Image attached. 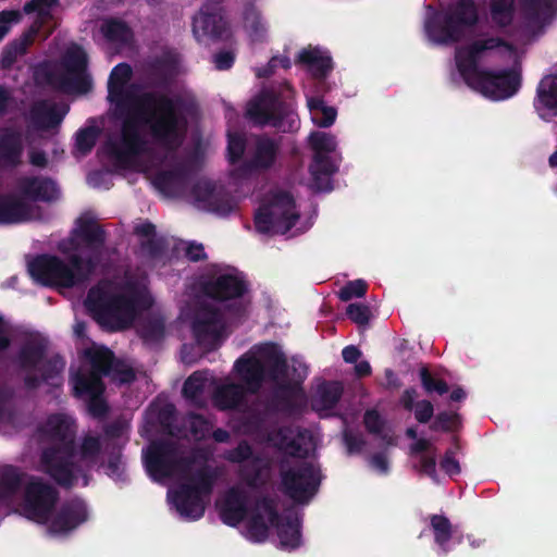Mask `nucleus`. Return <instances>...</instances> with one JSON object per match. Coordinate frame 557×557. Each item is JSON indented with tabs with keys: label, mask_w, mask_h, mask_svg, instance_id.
Instances as JSON below:
<instances>
[{
	"label": "nucleus",
	"mask_w": 557,
	"mask_h": 557,
	"mask_svg": "<svg viewBox=\"0 0 557 557\" xmlns=\"http://www.w3.org/2000/svg\"><path fill=\"white\" fill-rule=\"evenodd\" d=\"M216 480L214 470L205 465L191 473L170 495L171 502L182 518L196 521L203 517L205 497H209Z\"/></svg>",
	"instance_id": "8"
},
{
	"label": "nucleus",
	"mask_w": 557,
	"mask_h": 557,
	"mask_svg": "<svg viewBox=\"0 0 557 557\" xmlns=\"http://www.w3.org/2000/svg\"><path fill=\"white\" fill-rule=\"evenodd\" d=\"M490 15L498 28L510 26L515 18L516 0H490Z\"/></svg>",
	"instance_id": "43"
},
{
	"label": "nucleus",
	"mask_w": 557,
	"mask_h": 557,
	"mask_svg": "<svg viewBox=\"0 0 557 557\" xmlns=\"http://www.w3.org/2000/svg\"><path fill=\"white\" fill-rule=\"evenodd\" d=\"M224 330L222 311L208 302H199L191 321V332L197 344L207 350L215 349Z\"/></svg>",
	"instance_id": "15"
},
{
	"label": "nucleus",
	"mask_w": 557,
	"mask_h": 557,
	"mask_svg": "<svg viewBox=\"0 0 557 557\" xmlns=\"http://www.w3.org/2000/svg\"><path fill=\"white\" fill-rule=\"evenodd\" d=\"M65 111L57 110L55 106H50L47 101L35 102L30 110V121L38 129L48 131L59 127L62 123Z\"/></svg>",
	"instance_id": "33"
},
{
	"label": "nucleus",
	"mask_w": 557,
	"mask_h": 557,
	"mask_svg": "<svg viewBox=\"0 0 557 557\" xmlns=\"http://www.w3.org/2000/svg\"><path fill=\"white\" fill-rule=\"evenodd\" d=\"M343 391L339 382L324 381L317 388L313 405L321 409H332L338 404Z\"/></svg>",
	"instance_id": "42"
},
{
	"label": "nucleus",
	"mask_w": 557,
	"mask_h": 557,
	"mask_svg": "<svg viewBox=\"0 0 557 557\" xmlns=\"http://www.w3.org/2000/svg\"><path fill=\"white\" fill-rule=\"evenodd\" d=\"M85 357L90 363V371L101 377L108 376L115 361L112 350L107 347L89 348L85 350Z\"/></svg>",
	"instance_id": "39"
},
{
	"label": "nucleus",
	"mask_w": 557,
	"mask_h": 557,
	"mask_svg": "<svg viewBox=\"0 0 557 557\" xmlns=\"http://www.w3.org/2000/svg\"><path fill=\"white\" fill-rule=\"evenodd\" d=\"M72 246L75 250L87 252L83 257V265H91L92 275L99 265L107 242V232L94 218L81 216L72 231Z\"/></svg>",
	"instance_id": "13"
},
{
	"label": "nucleus",
	"mask_w": 557,
	"mask_h": 557,
	"mask_svg": "<svg viewBox=\"0 0 557 557\" xmlns=\"http://www.w3.org/2000/svg\"><path fill=\"white\" fill-rule=\"evenodd\" d=\"M363 423L366 426V430L374 435L381 436L383 441H386L387 443L392 442V437H389L387 434H383V430L385 426V420L381 417L379 411L375 409L367 410L363 416Z\"/></svg>",
	"instance_id": "61"
},
{
	"label": "nucleus",
	"mask_w": 557,
	"mask_h": 557,
	"mask_svg": "<svg viewBox=\"0 0 557 557\" xmlns=\"http://www.w3.org/2000/svg\"><path fill=\"white\" fill-rule=\"evenodd\" d=\"M91 265H83V256L72 253L67 262L58 256L39 255L28 263L34 280L44 286L72 288L84 285L90 277Z\"/></svg>",
	"instance_id": "6"
},
{
	"label": "nucleus",
	"mask_w": 557,
	"mask_h": 557,
	"mask_svg": "<svg viewBox=\"0 0 557 557\" xmlns=\"http://www.w3.org/2000/svg\"><path fill=\"white\" fill-rule=\"evenodd\" d=\"M88 518L86 504L78 499L64 502L48 525V532L52 535H65L75 530Z\"/></svg>",
	"instance_id": "21"
},
{
	"label": "nucleus",
	"mask_w": 557,
	"mask_h": 557,
	"mask_svg": "<svg viewBox=\"0 0 557 557\" xmlns=\"http://www.w3.org/2000/svg\"><path fill=\"white\" fill-rule=\"evenodd\" d=\"M191 196L195 201L208 211L220 215H227L234 209L233 199L222 187L207 180L196 182L191 187Z\"/></svg>",
	"instance_id": "20"
},
{
	"label": "nucleus",
	"mask_w": 557,
	"mask_h": 557,
	"mask_svg": "<svg viewBox=\"0 0 557 557\" xmlns=\"http://www.w3.org/2000/svg\"><path fill=\"white\" fill-rule=\"evenodd\" d=\"M188 426L191 435L200 441L209 435L212 424L202 414L190 413L188 416Z\"/></svg>",
	"instance_id": "63"
},
{
	"label": "nucleus",
	"mask_w": 557,
	"mask_h": 557,
	"mask_svg": "<svg viewBox=\"0 0 557 557\" xmlns=\"http://www.w3.org/2000/svg\"><path fill=\"white\" fill-rule=\"evenodd\" d=\"M102 450H104V444L101 436L92 434L84 435L78 447L75 446V455L71 457V462L74 466L72 471L73 483L62 487L70 490L77 484L79 479H83V485L87 486L89 472L100 463Z\"/></svg>",
	"instance_id": "19"
},
{
	"label": "nucleus",
	"mask_w": 557,
	"mask_h": 557,
	"mask_svg": "<svg viewBox=\"0 0 557 557\" xmlns=\"http://www.w3.org/2000/svg\"><path fill=\"white\" fill-rule=\"evenodd\" d=\"M100 33L112 44L125 45L133 38L132 28L127 23L115 17L106 18L100 26Z\"/></svg>",
	"instance_id": "40"
},
{
	"label": "nucleus",
	"mask_w": 557,
	"mask_h": 557,
	"mask_svg": "<svg viewBox=\"0 0 557 557\" xmlns=\"http://www.w3.org/2000/svg\"><path fill=\"white\" fill-rule=\"evenodd\" d=\"M18 189L26 198L34 201L51 202L58 199L59 190L49 177L25 176L18 181Z\"/></svg>",
	"instance_id": "29"
},
{
	"label": "nucleus",
	"mask_w": 557,
	"mask_h": 557,
	"mask_svg": "<svg viewBox=\"0 0 557 557\" xmlns=\"http://www.w3.org/2000/svg\"><path fill=\"white\" fill-rule=\"evenodd\" d=\"M33 76L36 85H47L60 90V75L57 74L47 63L36 65Z\"/></svg>",
	"instance_id": "62"
},
{
	"label": "nucleus",
	"mask_w": 557,
	"mask_h": 557,
	"mask_svg": "<svg viewBox=\"0 0 557 557\" xmlns=\"http://www.w3.org/2000/svg\"><path fill=\"white\" fill-rule=\"evenodd\" d=\"M265 465L259 456L239 466V478L248 487L257 488L263 483V470Z\"/></svg>",
	"instance_id": "48"
},
{
	"label": "nucleus",
	"mask_w": 557,
	"mask_h": 557,
	"mask_svg": "<svg viewBox=\"0 0 557 557\" xmlns=\"http://www.w3.org/2000/svg\"><path fill=\"white\" fill-rule=\"evenodd\" d=\"M165 324L160 317H150L143 321L139 327L140 337L146 343H158L164 337Z\"/></svg>",
	"instance_id": "51"
},
{
	"label": "nucleus",
	"mask_w": 557,
	"mask_h": 557,
	"mask_svg": "<svg viewBox=\"0 0 557 557\" xmlns=\"http://www.w3.org/2000/svg\"><path fill=\"white\" fill-rule=\"evenodd\" d=\"M280 141L268 136L259 135L255 140L252 156L245 162L248 170H269L271 169L280 153Z\"/></svg>",
	"instance_id": "26"
},
{
	"label": "nucleus",
	"mask_w": 557,
	"mask_h": 557,
	"mask_svg": "<svg viewBox=\"0 0 557 557\" xmlns=\"http://www.w3.org/2000/svg\"><path fill=\"white\" fill-rule=\"evenodd\" d=\"M247 139L244 134L228 133L227 135V160L231 164H237L246 150Z\"/></svg>",
	"instance_id": "55"
},
{
	"label": "nucleus",
	"mask_w": 557,
	"mask_h": 557,
	"mask_svg": "<svg viewBox=\"0 0 557 557\" xmlns=\"http://www.w3.org/2000/svg\"><path fill=\"white\" fill-rule=\"evenodd\" d=\"M206 381L207 379L201 372H194L183 384V396L194 405L202 407L201 396L206 387Z\"/></svg>",
	"instance_id": "50"
},
{
	"label": "nucleus",
	"mask_w": 557,
	"mask_h": 557,
	"mask_svg": "<svg viewBox=\"0 0 557 557\" xmlns=\"http://www.w3.org/2000/svg\"><path fill=\"white\" fill-rule=\"evenodd\" d=\"M191 174V164L182 161L170 170L158 172L154 175L153 185L166 196L181 197L186 194L189 187Z\"/></svg>",
	"instance_id": "22"
},
{
	"label": "nucleus",
	"mask_w": 557,
	"mask_h": 557,
	"mask_svg": "<svg viewBox=\"0 0 557 557\" xmlns=\"http://www.w3.org/2000/svg\"><path fill=\"white\" fill-rule=\"evenodd\" d=\"M264 510L262 507H258V500L256 502L255 509L247 522V536L251 542L262 543L269 536V521L267 522L263 516Z\"/></svg>",
	"instance_id": "47"
},
{
	"label": "nucleus",
	"mask_w": 557,
	"mask_h": 557,
	"mask_svg": "<svg viewBox=\"0 0 557 557\" xmlns=\"http://www.w3.org/2000/svg\"><path fill=\"white\" fill-rule=\"evenodd\" d=\"M108 376L112 381L119 382L120 384H129L136 379V374L133 368L119 359H115Z\"/></svg>",
	"instance_id": "64"
},
{
	"label": "nucleus",
	"mask_w": 557,
	"mask_h": 557,
	"mask_svg": "<svg viewBox=\"0 0 557 557\" xmlns=\"http://www.w3.org/2000/svg\"><path fill=\"white\" fill-rule=\"evenodd\" d=\"M24 151L22 133L7 127L0 133V164L17 168Z\"/></svg>",
	"instance_id": "30"
},
{
	"label": "nucleus",
	"mask_w": 557,
	"mask_h": 557,
	"mask_svg": "<svg viewBox=\"0 0 557 557\" xmlns=\"http://www.w3.org/2000/svg\"><path fill=\"white\" fill-rule=\"evenodd\" d=\"M504 47L508 51H513V46L499 37H488L486 39H478L460 49L456 55L457 69L465 83L472 88L476 81L481 77V73L485 71L479 67L481 54L484 51L494 50Z\"/></svg>",
	"instance_id": "16"
},
{
	"label": "nucleus",
	"mask_w": 557,
	"mask_h": 557,
	"mask_svg": "<svg viewBox=\"0 0 557 557\" xmlns=\"http://www.w3.org/2000/svg\"><path fill=\"white\" fill-rule=\"evenodd\" d=\"M63 63L70 74H82L87 72L88 58L83 49L77 48L66 52Z\"/></svg>",
	"instance_id": "57"
},
{
	"label": "nucleus",
	"mask_w": 557,
	"mask_h": 557,
	"mask_svg": "<svg viewBox=\"0 0 557 557\" xmlns=\"http://www.w3.org/2000/svg\"><path fill=\"white\" fill-rule=\"evenodd\" d=\"M59 498V491L53 485L33 476L24 488L22 508L25 517L38 523H47Z\"/></svg>",
	"instance_id": "14"
},
{
	"label": "nucleus",
	"mask_w": 557,
	"mask_h": 557,
	"mask_svg": "<svg viewBox=\"0 0 557 557\" xmlns=\"http://www.w3.org/2000/svg\"><path fill=\"white\" fill-rule=\"evenodd\" d=\"M297 61L306 65L313 78L318 81H324L333 70L332 58L323 54L318 48L301 50Z\"/></svg>",
	"instance_id": "35"
},
{
	"label": "nucleus",
	"mask_w": 557,
	"mask_h": 557,
	"mask_svg": "<svg viewBox=\"0 0 557 557\" xmlns=\"http://www.w3.org/2000/svg\"><path fill=\"white\" fill-rule=\"evenodd\" d=\"M479 22L474 0H458L445 12H436L425 22L428 36L436 44H454L461 40L467 28Z\"/></svg>",
	"instance_id": "7"
},
{
	"label": "nucleus",
	"mask_w": 557,
	"mask_h": 557,
	"mask_svg": "<svg viewBox=\"0 0 557 557\" xmlns=\"http://www.w3.org/2000/svg\"><path fill=\"white\" fill-rule=\"evenodd\" d=\"M248 515V496L238 487H231L225 493L220 506V518L226 525L236 527Z\"/></svg>",
	"instance_id": "25"
},
{
	"label": "nucleus",
	"mask_w": 557,
	"mask_h": 557,
	"mask_svg": "<svg viewBox=\"0 0 557 557\" xmlns=\"http://www.w3.org/2000/svg\"><path fill=\"white\" fill-rule=\"evenodd\" d=\"M299 216L293 195L281 190L275 193L268 203L258 208L253 222L256 230L261 234L273 232L284 235L296 225Z\"/></svg>",
	"instance_id": "11"
},
{
	"label": "nucleus",
	"mask_w": 557,
	"mask_h": 557,
	"mask_svg": "<svg viewBox=\"0 0 557 557\" xmlns=\"http://www.w3.org/2000/svg\"><path fill=\"white\" fill-rule=\"evenodd\" d=\"M99 129L95 126L79 128L75 135V147L84 156L88 154L95 147Z\"/></svg>",
	"instance_id": "56"
},
{
	"label": "nucleus",
	"mask_w": 557,
	"mask_h": 557,
	"mask_svg": "<svg viewBox=\"0 0 557 557\" xmlns=\"http://www.w3.org/2000/svg\"><path fill=\"white\" fill-rule=\"evenodd\" d=\"M309 171L311 173L313 184L319 190L332 189L330 177L336 169L327 154L314 153Z\"/></svg>",
	"instance_id": "38"
},
{
	"label": "nucleus",
	"mask_w": 557,
	"mask_h": 557,
	"mask_svg": "<svg viewBox=\"0 0 557 557\" xmlns=\"http://www.w3.org/2000/svg\"><path fill=\"white\" fill-rule=\"evenodd\" d=\"M234 369L249 394H257L267 380L265 363L261 357L245 354L235 361Z\"/></svg>",
	"instance_id": "23"
},
{
	"label": "nucleus",
	"mask_w": 557,
	"mask_h": 557,
	"mask_svg": "<svg viewBox=\"0 0 557 557\" xmlns=\"http://www.w3.org/2000/svg\"><path fill=\"white\" fill-rule=\"evenodd\" d=\"M193 33L199 42L206 38L220 40L227 33V22L219 12H209L208 8H202L193 20Z\"/></svg>",
	"instance_id": "24"
},
{
	"label": "nucleus",
	"mask_w": 557,
	"mask_h": 557,
	"mask_svg": "<svg viewBox=\"0 0 557 557\" xmlns=\"http://www.w3.org/2000/svg\"><path fill=\"white\" fill-rule=\"evenodd\" d=\"M73 77H69L67 75L60 74L59 84L60 90L70 91L76 90L78 92H88L92 88L91 77L87 74V72H83L82 74H72Z\"/></svg>",
	"instance_id": "52"
},
{
	"label": "nucleus",
	"mask_w": 557,
	"mask_h": 557,
	"mask_svg": "<svg viewBox=\"0 0 557 557\" xmlns=\"http://www.w3.org/2000/svg\"><path fill=\"white\" fill-rule=\"evenodd\" d=\"M199 292L209 299L225 302V312L230 318L242 320L246 318L249 301L244 299L249 285L243 277L232 273L207 274L198 282Z\"/></svg>",
	"instance_id": "9"
},
{
	"label": "nucleus",
	"mask_w": 557,
	"mask_h": 557,
	"mask_svg": "<svg viewBox=\"0 0 557 557\" xmlns=\"http://www.w3.org/2000/svg\"><path fill=\"white\" fill-rule=\"evenodd\" d=\"M524 10L525 16L532 22H540L544 11L548 14L552 13V0H520Z\"/></svg>",
	"instance_id": "58"
},
{
	"label": "nucleus",
	"mask_w": 557,
	"mask_h": 557,
	"mask_svg": "<svg viewBox=\"0 0 557 557\" xmlns=\"http://www.w3.org/2000/svg\"><path fill=\"white\" fill-rule=\"evenodd\" d=\"M244 26L252 41H262L264 39L267 27L263 23L260 11L255 4L248 3L244 9Z\"/></svg>",
	"instance_id": "46"
},
{
	"label": "nucleus",
	"mask_w": 557,
	"mask_h": 557,
	"mask_svg": "<svg viewBox=\"0 0 557 557\" xmlns=\"http://www.w3.org/2000/svg\"><path fill=\"white\" fill-rule=\"evenodd\" d=\"M48 341L45 337L32 336L20 346L14 362L25 373L24 387L35 391L42 384L50 387H61L65 360L59 354L47 356Z\"/></svg>",
	"instance_id": "3"
},
{
	"label": "nucleus",
	"mask_w": 557,
	"mask_h": 557,
	"mask_svg": "<svg viewBox=\"0 0 557 557\" xmlns=\"http://www.w3.org/2000/svg\"><path fill=\"white\" fill-rule=\"evenodd\" d=\"M300 394H302V392L296 388V384L282 382L277 384L275 391L267 399L265 411L272 414H293L299 409L295 397Z\"/></svg>",
	"instance_id": "27"
},
{
	"label": "nucleus",
	"mask_w": 557,
	"mask_h": 557,
	"mask_svg": "<svg viewBox=\"0 0 557 557\" xmlns=\"http://www.w3.org/2000/svg\"><path fill=\"white\" fill-rule=\"evenodd\" d=\"M40 26L41 23L32 25L18 38L7 44L1 52L0 64L2 69H11L17 61V58L27 52L28 48L33 45L35 37L39 33Z\"/></svg>",
	"instance_id": "32"
},
{
	"label": "nucleus",
	"mask_w": 557,
	"mask_h": 557,
	"mask_svg": "<svg viewBox=\"0 0 557 557\" xmlns=\"http://www.w3.org/2000/svg\"><path fill=\"white\" fill-rule=\"evenodd\" d=\"M32 209L28 203L11 196L0 195V224H16L28 221Z\"/></svg>",
	"instance_id": "36"
},
{
	"label": "nucleus",
	"mask_w": 557,
	"mask_h": 557,
	"mask_svg": "<svg viewBox=\"0 0 557 557\" xmlns=\"http://www.w3.org/2000/svg\"><path fill=\"white\" fill-rule=\"evenodd\" d=\"M246 393H248L247 388L240 384H222L214 389L212 401L219 410H234L245 401Z\"/></svg>",
	"instance_id": "34"
},
{
	"label": "nucleus",
	"mask_w": 557,
	"mask_h": 557,
	"mask_svg": "<svg viewBox=\"0 0 557 557\" xmlns=\"http://www.w3.org/2000/svg\"><path fill=\"white\" fill-rule=\"evenodd\" d=\"M430 527L434 535V542L438 545L442 555L449 553L448 543L453 537L454 529L450 520L444 515H431Z\"/></svg>",
	"instance_id": "41"
},
{
	"label": "nucleus",
	"mask_w": 557,
	"mask_h": 557,
	"mask_svg": "<svg viewBox=\"0 0 557 557\" xmlns=\"http://www.w3.org/2000/svg\"><path fill=\"white\" fill-rule=\"evenodd\" d=\"M308 107L312 114L313 123L319 127H330L336 120L337 111L334 107L325 104L321 97H310Z\"/></svg>",
	"instance_id": "45"
},
{
	"label": "nucleus",
	"mask_w": 557,
	"mask_h": 557,
	"mask_svg": "<svg viewBox=\"0 0 557 557\" xmlns=\"http://www.w3.org/2000/svg\"><path fill=\"white\" fill-rule=\"evenodd\" d=\"M421 385L428 394L436 393L444 395L449 391V386L446 381L436 379L429 371L426 367H422L419 371Z\"/></svg>",
	"instance_id": "59"
},
{
	"label": "nucleus",
	"mask_w": 557,
	"mask_h": 557,
	"mask_svg": "<svg viewBox=\"0 0 557 557\" xmlns=\"http://www.w3.org/2000/svg\"><path fill=\"white\" fill-rule=\"evenodd\" d=\"M520 86L521 74L515 69L486 70L481 73L472 89L492 100H505L516 95Z\"/></svg>",
	"instance_id": "17"
},
{
	"label": "nucleus",
	"mask_w": 557,
	"mask_h": 557,
	"mask_svg": "<svg viewBox=\"0 0 557 557\" xmlns=\"http://www.w3.org/2000/svg\"><path fill=\"white\" fill-rule=\"evenodd\" d=\"M280 475L282 492L297 504L309 503L321 482L319 470L308 461L298 462L288 469L282 466Z\"/></svg>",
	"instance_id": "12"
},
{
	"label": "nucleus",
	"mask_w": 557,
	"mask_h": 557,
	"mask_svg": "<svg viewBox=\"0 0 557 557\" xmlns=\"http://www.w3.org/2000/svg\"><path fill=\"white\" fill-rule=\"evenodd\" d=\"M74 396L78 398H90L98 394H103L106 385L100 375L91 372H77L73 376Z\"/></svg>",
	"instance_id": "37"
},
{
	"label": "nucleus",
	"mask_w": 557,
	"mask_h": 557,
	"mask_svg": "<svg viewBox=\"0 0 557 557\" xmlns=\"http://www.w3.org/2000/svg\"><path fill=\"white\" fill-rule=\"evenodd\" d=\"M246 117L255 126L283 133L295 132L300 124L292 100L274 88H263L247 103Z\"/></svg>",
	"instance_id": "5"
},
{
	"label": "nucleus",
	"mask_w": 557,
	"mask_h": 557,
	"mask_svg": "<svg viewBox=\"0 0 557 557\" xmlns=\"http://www.w3.org/2000/svg\"><path fill=\"white\" fill-rule=\"evenodd\" d=\"M144 466L154 481L190 472L195 458L185 456L177 443L170 440L152 441L143 451Z\"/></svg>",
	"instance_id": "10"
},
{
	"label": "nucleus",
	"mask_w": 557,
	"mask_h": 557,
	"mask_svg": "<svg viewBox=\"0 0 557 557\" xmlns=\"http://www.w3.org/2000/svg\"><path fill=\"white\" fill-rule=\"evenodd\" d=\"M258 507H262L269 523L277 530L280 544L286 549H296L301 545V521L297 513L289 512L283 518L280 516L275 500L270 496L258 499Z\"/></svg>",
	"instance_id": "18"
},
{
	"label": "nucleus",
	"mask_w": 557,
	"mask_h": 557,
	"mask_svg": "<svg viewBox=\"0 0 557 557\" xmlns=\"http://www.w3.org/2000/svg\"><path fill=\"white\" fill-rule=\"evenodd\" d=\"M259 355L265 363L267 380L280 384L288 375V363L278 345L265 343L259 347Z\"/></svg>",
	"instance_id": "28"
},
{
	"label": "nucleus",
	"mask_w": 557,
	"mask_h": 557,
	"mask_svg": "<svg viewBox=\"0 0 557 557\" xmlns=\"http://www.w3.org/2000/svg\"><path fill=\"white\" fill-rule=\"evenodd\" d=\"M46 433L54 443L41 450L38 470L59 486H69L73 483L74 426L65 416L52 414L47 420Z\"/></svg>",
	"instance_id": "2"
},
{
	"label": "nucleus",
	"mask_w": 557,
	"mask_h": 557,
	"mask_svg": "<svg viewBox=\"0 0 557 557\" xmlns=\"http://www.w3.org/2000/svg\"><path fill=\"white\" fill-rule=\"evenodd\" d=\"M309 144L314 153L327 154L336 149L335 137L323 132H313L309 136Z\"/></svg>",
	"instance_id": "60"
},
{
	"label": "nucleus",
	"mask_w": 557,
	"mask_h": 557,
	"mask_svg": "<svg viewBox=\"0 0 557 557\" xmlns=\"http://www.w3.org/2000/svg\"><path fill=\"white\" fill-rule=\"evenodd\" d=\"M537 100L547 110L557 114V76H547L537 86Z\"/></svg>",
	"instance_id": "49"
},
{
	"label": "nucleus",
	"mask_w": 557,
	"mask_h": 557,
	"mask_svg": "<svg viewBox=\"0 0 557 557\" xmlns=\"http://www.w3.org/2000/svg\"><path fill=\"white\" fill-rule=\"evenodd\" d=\"M128 429V424L122 419H115L114 421L103 425L102 442L104 448H112L111 445H123L122 437Z\"/></svg>",
	"instance_id": "53"
},
{
	"label": "nucleus",
	"mask_w": 557,
	"mask_h": 557,
	"mask_svg": "<svg viewBox=\"0 0 557 557\" xmlns=\"http://www.w3.org/2000/svg\"><path fill=\"white\" fill-rule=\"evenodd\" d=\"M132 75V66L122 62L112 69L108 81V100L120 110L133 104L136 113L122 122L120 140L107 144L110 157L123 169L129 168L138 157L148 151L138 123L147 126L154 143L166 151L174 152L183 144L188 116L198 111L197 102L182 95L169 96L160 91L135 95L125 88Z\"/></svg>",
	"instance_id": "1"
},
{
	"label": "nucleus",
	"mask_w": 557,
	"mask_h": 557,
	"mask_svg": "<svg viewBox=\"0 0 557 557\" xmlns=\"http://www.w3.org/2000/svg\"><path fill=\"white\" fill-rule=\"evenodd\" d=\"M40 26L41 23L32 25L18 38L7 44L1 52L0 64L2 69H11L17 61V58L27 52L28 48L33 45L35 37L39 33Z\"/></svg>",
	"instance_id": "31"
},
{
	"label": "nucleus",
	"mask_w": 557,
	"mask_h": 557,
	"mask_svg": "<svg viewBox=\"0 0 557 557\" xmlns=\"http://www.w3.org/2000/svg\"><path fill=\"white\" fill-rule=\"evenodd\" d=\"M22 486V473L15 467H7L0 474V503L11 500Z\"/></svg>",
	"instance_id": "44"
},
{
	"label": "nucleus",
	"mask_w": 557,
	"mask_h": 557,
	"mask_svg": "<svg viewBox=\"0 0 557 557\" xmlns=\"http://www.w3.org/2000/svg\"><path fill=\"white\" fill-rule=\"evenodd\" d=\"M85 306L98 323L123 330L134 322L138 310L148 308L149 304L139 294H111L94 286L88 290Z\"/></svg>",
	"instance_id": "4"
},
{
	"label": "nucleus",
	"mask_w": 557,
	"mask_h": 557,
	"mask_svg": "<svg viewBox=\"0 0 557 557\" xmlns=\"http://www.w3.org/2000/svg\"><path fill=\"white\" fill-rule=\"evenodd\" d=\"M461 424L460 416L457 412L441 411L430 424V430L433 432H454L459 429Z\"/></svg>",
	"instance_id": "54"
}]
</instances>
